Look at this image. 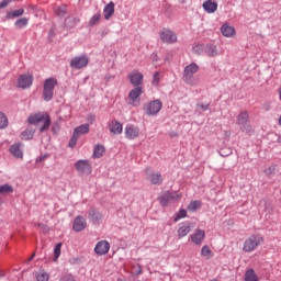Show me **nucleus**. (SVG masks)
I'll return each instance as SVG.
<instances>
[{"label":"nucleus","instance_id":"nucleus-41","mask_svg":"<svg viewBox=\"0 0 281 281\" xmlns=\"http://www.w3.org/2000/svg\"><path fill=\"white\" fill-rule=\"evenodd\" d=\"M206 54L207 56H210L211 58H214V56L218 55V49L216 48V46H209L206 48Z\"/></svg>","mask_w":281,"mask_h":281},{"label":"nucleus","instance_id":"nucleus-46","mask_svg":"<svg viewBox=\"0 0 281 281\" xmlns=\"http://www.w3.org/2000/svg\"><path fill=\"white\" fill-rule=\"evenodd\" d=\"M199 108L202 109V111H207L210 109V104H200Z\"/></svg>","mask_w":281,"mask_h":281},{"label":"nucleus","instance_id":"nucleus-15","mask_svg":"<svg viewBox=\"0 0 281 281\" xmlns=\"http://www.w3.org/2000/svg\"><path fill=\"white\" fill-rule=\"evenodd\" d=\"M109 249H111V244L106 240L99 241L94 247V251L98 256H106Z\"/></svg>","mask_w":281,"mask_h":281},{"label":"nucleus","instance_id":"nucleus-11","mask_svg":"<svg viewBox=\"0 0 281 281\" xmlns=\"http://www.w3.org/2000/svg\"><path fill=\"white\" fill-rule=\"evenodd\" d=\"M131 85L133 87H139L144 85V75L139 72V70H133L128 76H127Z\"/></svg>","mask_w":281,"mask_h":281},{"label":"nucleus","instance_id":"nucleus-23","mask_svg":"<svg viewBox=\"0 0 281 281\" xmlns=\"http://www.w3.org/2000/svg\"><path fill=\"white\" fill-rule=\"evenodd\" d=\"M103 13L105 21H109L115 14V3L109 2L103 9Z\"/></svg>","mask_w":281,"mask_h":281},{"label":"nucleus","instance_id":"nucleus-22","mask_svg":"<svg viewBox=\"0 0 281 281\" xmlns=\"http://www.w3.org/2000/svg\"><path fill=\"white\" fill-rule=\"evenodd\" d=\"M190 232H192V225L190 223L182 224L178 228V237L186 238V236H188V234H190Z\"/></svg>","mask_w":281,"mask_h":281},{"label":"nucleus","instance_id":"nucleus-5","mask_svg":"<svg viewBox=\"0 0 281 281\" xmlns=\"http://www.w3.org/2000/svg\"><path fill=\"white\" fill-rule=\"evenodd\" d=\"M164 106V103H161V100L157 99L154 101H149L145 106L144 111L147 113V115H157L159 111H161Z\"/></svg>","mask_w":281,"mask_h":281},{"label":"nucleus","instance_id":"nucleus-1","mask_svg":"<svg viewBox=\"0 0 281 281\" xmlns=\"http://www.w3.org/2000/svg\"><path fill=\"white\" fill-rule=\"evenodd\" d=\"M194 74H199V65L191 63L184 67L182 80L187 85L195 87V85H199V81L194 78Z\"/></svg>","mask_w":281,"mask_h":281},{"label":"nucleus","instance_id":"nucleus-7","mask_svg":"<svg viewBox=\"0 0 281 281\" xmlns=\"http://www.w3.org/2000/svg\"><path fill=\"white\" fill-rule=\"evenodd\" d=\"M146 178L151 186H161L164 183V177L161 172L151 171L150 169H146Z\"/></svg>","mask_w":281,"mask_h":281},{"label":"nucleus","instance_id":"nucleus-36","mask_svg":"<svg viewBox=\"0 0 281 281\" xmlns=\"http://www.w3.org/2000/svg\"><path fill=\"white\" fill-rule=\"evenodd\" d=\"M21 139H24L27 142V139H32L34 137V130H26L21 133L20 135Z\"/></svg>","mask_w":281,"mask_h":281},{"label":"nucleus","instance_id":"nucleus-42","mask_svg":"<svg viewBox=\"0 0 281 281\" xmlns=\"http://www.w3.org/2000/svg\"><path fill=\"white\" fill-rule=\"evenodd\" d=\"M160 81H161V72H155L153 76L151 85H154V87H157Z\"/></svg>","mask_w":281,"mask_h":281},{"label":"nucleus","instance_id":"nucleus-24","mask_svg":"<svg viewBox=\"0 0 281 281\" xmlns=\"http://www.w3.org/2000/svg\"><path fill=\"white\" fill-rule=\"evenodd\" d=\"M10 153L13 155V157H16V159H23V150L21 149V143L13 144L10 147Z\"/></svg>","mask_w":281,"mask_h":281},{"label":"nucleus","instance_id":"nucleus-43","mask_svg":"<svg viewBox=\"0 0 281 281\" xmlns=\"http://www.w3.org/2000/svg\"><path fill=\"white\" fill-rule=\"evenodd\" d=\"M186 216H188V211H186L184 209H181L177 216L175 217V223H177V221H181V218H186Z\"/></svg>","mask_w":281,"mask_h":281},{"label":"nucleus","instance_id":"nucleus-6","mask_svg":"<svg viewBox=\"0 0 281 281\" xmlns=\"http://www.w3.org/2000/svg\"><path fill=\"white\" fill-rule=\"evenodd\" d=\"M160 40L167 45H172L177 43V33L170 29H164L162 32H160Z\"/></svg>","mask_w":281,"mask_h":281},{"label":"nucleus","instance_id":"nucleus-3","mask_svg":"<svg viewBox=\"0 0 281 281\" xmlns=\"http://www.w3.org/2000/svg\"><path fill=\"white\" fill-rule=\"evenodd\" d=\"M56 85H58V80L54 77L45 79L43 87V98L45 102H49L52 98H54V89H56Z\"/></svg>","mask_w":281,"mask_h":281},{"label":"nucleus","instance_id":"nucleus-48","mask_svg":"<svg viewBox=\"0 0 281 281\" xmlns=\"http://www.w3.org/2000/svg\"><path fill=\"white\" fill-rule=\"evenodd\" d=\"M34 256H36V255L33 254V255L29 258V262H32V260H34Z\"/></svg>","mask_w":281,"mask_h":281},{"label":"nucleus","instance_id":"nucleus-30","mask_svg":"<svg viewBox=\"0 0 281 281\" xmlns=\"http://www.w3.org/2000/svg\"><path fill=\"white\" fill-rule=\"evenodd\" d=\"M30 24V19L27 18H20L14 22V25L18 30H23V27H27Z\"/></svg>","mask_w":281,"mask_h":281},{"label":"nucleus","instance_id":"nucleus-37","mask_svg":"<svg viewBox=\"0 0 281 281\" xmlns=\"http://www.w3.org/2000/svg\"><path fill=\"white\" fill-rule=\"evenodd\" d=\"M189 212H196V210H201V201H192L188 205Z\"/></svg>","mask_w":281,"mask_h":281},{"label":"nucleus","instance_id":"nucleus-44","mask_svg":"<svg viewBox=\"0 0 281 281\" xmlns=\"http://www.w3.org/2000/svg\"><path fill=\"white\" fill-rule=\"evenodd\" d=\"M77 142H78V136L76 134H74L72 137L69 140V147L74 148L76 146Z\"/></svg>","mask_w":281,"mask_h":281},{"label":"nucleus","instance_id":"nucleus-40","mask_svg":"<svg viewBox=\"0 0 281 281\" xmlns=\"http://www.w3.org/2000/svg\"><path fill=\"white\" fill-rule=\"evenodd\" d=\"M63 248V243H58L56 244L55 248H54V262H56V260H58V258H60V249Z\"/></svg>","mask_w":281,"mask_h":281},{"label":"nucleus","instance_id":"nucleus-8","mask_svg":"<svg viewBox=\"0 0 281 281\" xmlns=\"http://www.w3.org/2000/svg\"><path fill=\"white\" fill-rule=\"evenodd\" d=\"M89 65V57L87 55L74 57L70 60V67L72 69H85Z\"/></svg>","mask_w":281,"mask_h":281},{"label":"nucleus","instance_id":"nucleus-10","mask_svg":"<svg viewBox=\"0 0 281 281\" xmlns=\"http://www.w3.org/2000/svg\"><path fill=\"white\" fill-rule=\"evenodd\" d=\"M190 240L196 247H201V245H203V243L205 241V232L201 228L195 229L190 235Z\"/></svg>","mask_w":281,"mask_h":281},{"label":"nucleus","instance_id":"nucleus-49","mask_svg":"<svg viewBox=\"0 0 281 281\" xmlns=\"http://www.w3.org/2000/svg\"><path fill=\"white\" fill-rule=\"evenodd\" d=\"M116 281H126L124 278H119Z\"/></svg>","mask_w":281,"mask_h":281},{"label":"nucleus","instance_id":"nucleus-20","mask_svg":"<svg viewBox=\"0 0 281 281\" xmlns=\"http://www.w3.org/2000/svg\"><path fill=\"white\" fill-rule=\"evenodd\" d=\"M221 32L226 38H232V36H236V29H234V26H231L229 24L222 25Z\"/></svg>","mask_w":281,"mask_h":281},{"label":"nucleus","instance_id":"nucleus-25","mask_svg":"<svg viewBox=\"0 0 281 281\" xmlns=\"http://www.w3.org/2000/svg\"><path fill=\"white\" fill-rule=\"evenodd\" d=\"M89 221H92L93 223H100L102 221L103 215L102 213L95 211V209H91L88 213Z\"/></svg>","mask_w":281,"mask_h":281},{"label":"nucleus","instance_id":"nucleus-35","mask_svg":"<svg viewBox=\"0 0 281 281\" xmlns=\"http://www.w3.org/2000/svg\"><path fill=\"white\" fill-rule=\"evenodd\" d=\"M14 192V188L10 184L0 186V194H12Z\"/></svg>","mask_w":281,"mask_h":281},{"label":"nucleus","instance_id":"nucleus-47","mask_svg":"<svg viewBox=\"0 0 281 281\" xmlns=\"http://www.w3.org/2000/svg\"><path fill=\"white\" fill-rule=\"evenodd\" d=\"M266 175H271V172H273V169L270 167L268 169L265 170Z\"/></svg>","mask_w":281,"mask_h":281},{"label":"nucleus","instance_id":"nucleus-28","mask_svg":"<svg viewBox=\"0 0 281 281\" xmlns=\"http://www.w3.org/2000/svg\"><path fill=\"white\" fill-rule=\"evenodd\" d=\"M100 21H102V13L98 12L93 14L88 21V27H94V25H100Z\"/></svg>","mask_w":281,"mask_h":281},{"label":"nucleus","instance_id":"nucleus-39","mask_svg":"<svg viewBox=\"0 0 281 281\" xmlns=\"http://www.w3.org/2000/svg\"><path fill=\"white\" fill-rule=\"evenodd\" d=\"M36 280L37 281H49V274L45 272V270H40L36 273Z\"/></svg>","mask_w":281,"mask_h":281},{"label":"nucleus","instance_id":"nucleus-4","mask_svg":"<svg viewBox=\"0 0 281 281\" xmlns=\"http://www.w3.org/2000/svg\"><path fill=\"white\" fill-rule=\"evenodd\" d=\"M29 123L30 124H43L40 127L41 133H43L44 131H47V128H49L50 120H49L48 115H45L43 113H37V114L31 115L29 117Z\"/></svg>","mask_w":281,"mask_h":281},{"label":"nucleus","instance_id":"nucleus-27","mask_svg":"<svg viewBox=\"0 0 281 281\" xmlns=\"http://www.w3.org/2000/svg\"><path fill=\"white\" fill-rule=\"evenodd\" d=\"M244 281H260V278L256 274V270L250 268L245 272Z\"/></svg>","mask_w":281,"mask_h":281},{"label":"nucleus","instance_id":"nucleus-17","mask_svg":"<svg viewBox=\"0 0 281 281\" xmlns=\"http://www.w3.org/2000/svg\"><path fill=\"white\" fill-rule=\"evenodd\" d=\"M87 228V220L82 216H77L72 224L74 232H83Z\"/></svg>","mask_w":281,"mask_h":281},{"label":"nucleus","instance_id":"nucleus-2","mask_svg":"<svg viewBox=\"0 0 281 281\" xmlns=\"http://www.w3.org/2000/svg\"><path fill=\"white\" fill-rule=\"evenodd\" d=\"M262 243H265V238L261 235H250L244 241L243 251H245V254H251V251H256Z\"/></svg>","mask_w":281,"mask_h":281},{"label":"nucleus","instance_id":"nucleus-13","mask_svg":"<svg viewBox=\"0 0 281 281\" xmlns=\"http://www.w3.org/2000/svg\"><path fill=\"white\" fill-rule=\"evenodd\" d=\"M75 168L79 175H89L91 172V162L89 160H78Z\"/></svg>","mask_w":281,"mask_h":281},{"label":"nucleus","instance_id":"nucleus-29","mask_svg":"<svg viewBox=\"0 0 281 281\" xmlns=\"http://www.w3.org/2000/svg\"><path fill=\"white\" fill-rule=\"evenodd\" d=\"M89 133V124H83L75 128L74 135L80 137V135H87Z\"/></svg>","mask_w":281,"mask_h":281},{"label":"nucleus","instance_id":"nucleus-31","mask_svg":"<svg viewBox=\"0 0 281 281\" xmlns=\"http://www.w3.org/2000/svg\"><path fill=\"white\" fill-rule=\"evenodd\" d=\"M23 14H25V10L18 9V10L10 11L9 13H7V19H18L19 16H23Z\"/></svg>","mask_w":281,"mask_h":281},{"label":"nucleus","instance_id":"nucleus-16","mask_svg":"<svg viewBox=\"0 0 281 281\" xmlns=\"http://www.w3.org/2000/svg\"><path fill=\"white\" fill-rule=\"evenodd\" d=\"M177 199H181V195L177 192H166L161 198H160V204L166 207L170 201H177Z\"/></svg>","mask_w":281,"mask_h":281},{"label":"nucleus","instance_id":"nucleus-21","mask_svg":"<svg viewBox=\"0 0 281 281\" xmlns=\"http://www.w3.org/2000/svg\"><path fill=\"white\" fill-rule=\"evenodd\" d=\"M125 135H126L127 139H135L136 137H139V128H137L133 125H128L125 128Z\"/></svg>","mask_w":281,"mask_h":281},{"label":"nucleus","instance_id":"nucleus-12","mask_svg":"<svg viewBox=\"0 0 281 281\" xmlns=\"http://www.w3.org/2000/svg\"><path fill=\"white\" fill-rule=\"evenodd\" d=\"M237 124L240 131L249 130V113L247 111L240 112L237 116Z\"/></svg>","mask_w":281,"mask_h":281},{"label":"nucleus","instance_id":"nucleus-51","mask_svg":"<svg viewBox=\"0 0 281 281\" xmlns=\"http://www.w3.org/2000/svg\"><path fill=\"white\" fill-rule=\"evenodd\" d=\"M37 227H45L43 224H37Z\"/></svg>","mask_w":281,"mask_h":281},{"label":"nucleus","instance_id":"nucleus-52","mask_svg":"<svg viewBox=\"0 0 281 281\" xmlns=\"http://www.w3.org/2000/svg\"><path fill=\"white\" fill-rule=\"evenodd\" d=\"M138 273H142V268H139V271H138Z\"/></svg>","mask_w":281,"mask_h":281},{"label":"nucleus","instance_id":"nucleus-32","mask_svg":"<svg viewBox=\"0 0 281 281\" xmlns=\"http://www.w3.org/2000/svg\"><path fill=\"white\" fill-rule=\"evenodd\" d=\"M104 153H105L104 146L97 145L93 149V158L100 159V157H102V155H104Z\"/></svg>","mask_w":281,"mask_h":281},{"label":"nucleus","instance_id":"nucleus-33","mask_svg":"<svg viewBox=\"0 0 281 281\" xmlns=\"http://www.w3.org/2000/svg\"><path fill=\"white\" fill-rule=\"evenodd\" d=\"M201 256L205 258L206 260H210L212 258V249H210V246L204 245L201 249Z\"/></svg>","mask_w":281,"mask_h":281},{"label":"nucleus","instance_id":"nucleus-45","mask_svg":"<svg viewBox=\"0 0 281 281\" xmlns=\"http://www.w3.org/2000/svg\"><path fill=\"white\" fill-rule=\"evenodd\" d=\"M10 3H12V0H2L0 2V10H3V8H8V5H10Z\"/></svg>","mask_w":281,"mask_h":281},{"label":"nucleus","instance_id":"nucleus-34","mask_svg":"<svg viewBox=\"0 0 281 281\" xmlns=\"http://www.w3.org/2000/svg\"><path fill=\"white\" fill-rule=\"evenodd\" d=\"M8 115H5V113L0 112V131H2L3 128H8Z\"/></svg>","mask_w":281,"mask_h":281},{"label":"nucleus","instance_id":"nucleus-9","mask_svg":"<svg viewBox=\"0 0 281 281\" xmlns=\"http://www.w3.org/2000/svg\"><path fill=\"white\" fill-rule=\"evenodd\" d=\"M142 93H144V90L142 89V87H136L130 91L128 100L132 106H139V103H140L139 97L142 95Z\"/></svg>","mask_w":281,"mask_h":281},{"label":"nucleus","instance_id":"nucleus-50","mask_svg":"<svg viewBox=\"0 0 281 281\" xmlns=\"http://www.w3.org/2000/svg\"><path fill=\"white\" fill-rule=\"evenodd\" d=\"M45 160V157H41L40 159H38V161H44Z\"/></svg>","mask_w":281,"mask_h":281},{"label":"nucleus","instance_id":"nucleus-38","mask_svg":"<svg viewBox=\"0 0 281 281\" xmlns=\"http://www.w3.org/2000/svg\"><path fill=\"white\" fill-rule=\"evenodd\" d=\"M55 14L57 16H65V14H67V4H61L55 8Z\"/></svg>","mask_w":281,"mask_h":281},{"label":"nucleus","instance_id":"nucleus-18","mask_svg":"<svg viewBox=\"0 0 281 281\" xmlns=\"http://www.w3.org/2000/svg\"><path fill=\"white\" fill-rule=\"evenodd\" d=\"M203 10L207 12V14H214L216 10H218V3L212 0H206L202 4Z\"/></svg>","mask_w":281,"mask_h":281},{"label":"nucleus","instance_id":"nucleus-19","mask_svg":"<svg viewBox=\"0 0 281 281\" xmlns=\"http://www.w3.org/2000/svg\"><path fill=\"white\" fill-rule=\"evenodd\" d=\"M78 23H80V18L78 16L69 15L65 19V27L67 30H74Z\"/></svg>","mask_w":281,"mask_h":281},{"label":"nucleus","instance_id":"nucleus-14","mask_svg":"<svg viewBox=\"0 0 281 281\" xmlns=\"http://www.w3.org/2000/svg\"><path fill=\"white\" fill-rule=\"evenodd\" d=\"M34 82V77L32 75H21L18 79V87L20 89H30L31 85Z\"/></svg>","mask_w":281,"mask_h":281},{"label":"nucleus","instance_id":"nucleus-26","mask_svg":"<svg viewBox=\"0 0 281 281\" xmlns=\"http://www.w3.org/2000/svg\"><path fill=\"white\" fill-rule=\"evenodd\" d=\"M122 123L117 121H112V123L110 124V133H113V135H122Z\"/></svg>","mask_w":281,"mask_h":281}]
</instances>
